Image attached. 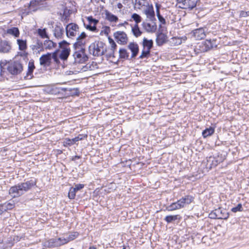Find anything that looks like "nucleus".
I'll use <instances>...</instances> for the list:
<instances>
[{
  "mask_svg": "<svg viewBox=\"0 0 249 249\" xmlns=\"http://www.w3.org/2000/svg\"><path fill=\"white\" fill-rule=\"evenodd\" d=\"M156 13L158 18L161 16L160 13V10H156Z\"/></svg>",
  "mask_w": 249,
  "mask_h": 249,
  "instance_id": "69168bd1",
  "label": "nucleus"
},
{
  "mask_svg": "<svg viewBox=\"0 0 249 249\" xmlns=\"http://www.w3.org/2000/svg\"><path fill=\"white\" fill-rule=\"evenodd\" d=\"M17 43L18 45V48L21 51H25L27 48L26 41L22 39H18Z\"/></svg>",
  "mask_w": 249,
  "mask_h": 249,
  "instance_id": "c756f323",
  "label": "nucleus"
},
{
  "mask_svg": "<svg viewBox=\"0 0 249 249\" xmlns=\"http://www.w3.org/2000/svg\"><path fill=\"white\" fill-rule=\"evenodd\" d=\"M61 49L62 50L59 54V58L64 61L66 60L70 54V48L66 47Z\"/></svg>",
  "mask_w": 249,
  "mask_h": 249,
  "instance_id": "aec40b11",
  "label": "nucleus"
},
{
  "mask_svg": "<svg viewBox=\"0 0 249 249\" xmlns=\"http://www.w3.org/2000/svg\"><path fill=\"white\" fill-rule=\"evenodd\" d=\"M77 233H75L73 234H70L66 239L69 240V242H70V241L74 240L77 237Z\"/></svg>",
  "mask_w": 249,
  "mask_h": 249,
  "instance_id": "a18cd8bd",
  "label": "nucleus"
},
{
  "mask_svg": "<svg viewBox=\"0 0 249 249\" xmlns=\"http://www.w3.org/2000/svg\"><path fill=\"white\" fill-rule=\"evenodd\" d=\"M4 204L6 205V208H7V210L12 209L14 207L13 204H11L10 203H4Z\"/></svg>",
  "mask_w": 249,
  "mask_h": 249,
  "instance_id": "603ef678",
  "label": "nucleus"
},
{
  "mask_svg": "<svg viewBox=\"0 0 249 249\" xmlns=\"http://www.w3.org/2000/svg\"><path fill=\"white\" fill-rule=\"evenodd\" d=\"M128 48L132 53L131 58H135L139 51L138 45L136 43L131 42L128 45Z\"/></svg>",
  "mask_w": 249,
  "mask_h": 249,
  "instance_id": "2eb2a0df",
  "label": "nucleus"
},
{
  "mask_svg": "<svg viewBox=\"0 0 249 249\" xmlns=\"http://www.w3.org/2000/svg\"><path fill=\"white\" fill-rule=\"evenodd\" d=\"M36 184V181L31 179L11 187L9 192L13 197H18L31 189Z\"/></svg>",
  "mask_w": 249,
  "mask_h": 249,
  "instance_id": "f257e3e1",
  "label": "nucleus"
},
{
  "mask_svg": "<svg viewBox=\"0 0 249 249\" xmlns=\"http://www.w3.org/2000/svg\"><path fill=\"white\" fill-rule=\"evenodd\" d=\"M167 40V36L163 32H158L157 35L156 42L158 45L161 46Z\"/></svg>",
  "mask_w": 249,
  "mask_h": 249,
  "instance_id": "f3484780",
  "label": "nucleus"
},
{
  "mask_svg": "<svg viewBox=\"0 0 249 249\" xmlns=\"http://www.w3.org/2000/svg\"><path fill=\"white\" fill-rule=\"evenodd\" d=\"M105 18L110 22H116L118 21V17L107 10L105 11Z\"/></svg>",
  "mask_w": 249,
  "mask_h": 249,
  "instance_id": "4be33fe9",
  "label": "nucleus"
},
{
  "mask_svg": "<svg viewBox=\"0 0 249 249\" xmlns=\"http://www.w3.org/2000/svg\"><path fill=\"white\" fill-rule=\"evenodd\" d=\"M72 56L74 63H84L88 60L89 57L85 52L84 47H78L74 49Z\"/></svg>",
  "mask_w": 249,
  "mask_h": 249,
  "instance_id": "20e7f679",
  "label": "nucleus"
},
{
  "mask_svg": "<svg viewBox=\"0 0 249 249\" xmlns=\"http://www.w3.org/2000/svg\"><path fill=\"white\" fill-rule=\"evenodd\" d=\"M193 197L191 196H186L181 198L176 202L172 203L166 207L168 211H173L183 208L185 204H190L193 200Z\"/></svg>",
  "mask_w": 249,
  "mask_h": 249,
  "instance_id": "7ed1b4c3",
  "label": "nucleus"
},
{
  "mask_svg": "<svg viewBox=\"0 0 249 249\" xmlns=\"http://www.w3.org/2000/svg\"><path fill=\"white\" fill-rule=\"evenodd\" d=\"M9 33H11L12 35L15 36L16 37H18L19 36V32H8Z\"/></svg>",
  "mask_w": 249,
  "mask_h": 249,
  "instance_id": "4d7b16f0",
  "label": "nucleus"
},
{
  "mask_svg": "<svg viewBox=\"0 0 249 249\" xmlns=\"http://www.w3.org/2000/svg\"><path fill=\"white\" fill-rule=\"evenodd\" d=\"M49 93L52 94L57 95L60 93L59 88L55 86H52L49 89Z\"/></svg>",
  "mask_w": 249,
  "mask_h": 249,
  "instance_id": "f704fd0d",
  "label": "nucleus"
},
{
  "mask_svg": "<svg viewBox=\"0 0 249 249\" xmlns=\"http://www.w3.org/2000/svg\"><path fill=\"white\" fill-rule=\"evenodd\" d=\"M240 16L241 17H246V16H248V13L242 11L240 12Z\"/></svg>",
  "mask_w": 249,
  "mask_h": 249,
  "instance_id": "5fc2aeb1",
  "label": "nucleus"
},
{
  "mask_svg": "<svg viewBox=\"0 0 249 249\" xmlns=\"http://www.w3.org/2000/svg\"><path fill=\"white\" fill-rule=\"evenodd\" d=\"M216 215L217 216V219H226L229 217V213L227 211L220 208L216 209Z\"/></svg>",
  "mask_w": 249,
  "mask_h": 249,
  "instance_id": "412c9836",
  "label": "nucleus"
},
{
  "mask_svg": "<svg viewBox=\"0 0 249 249\" xmlns=\"http://www.w3.org/2000/svg\"><path fill=\"white\" fill-rule=\"evenodd\" d=\"M78 29V26L74 23L69 24L66 26V31H76Z\"/></svg>",
  "mask_w": 249,
  "mask_h": 249,
  "instance_id": "2f4dec72",
  "label": "nucleus"
},
{
  "mask_svg": "<svg viewBox=\"0 0 249 249\" xmlns=\"http://www.w3.org/2000/svg\"><path fill=\"white\" fill-rule=\"evenodd\" d=\"M58 50H56L51 54V59L53 58L54 62L56 64H59L60 63L59 59L58 57Z\"/></svg>",
  "mask_w": 249,
  "mask_h": 249,
  "instance_id": "c9c22d12",
  "label": "nucleus"
},
{
  "mask_svg": "<svg viewBox=\"0 0 249 249\" xmlns=\"http://www.w3.org/2000/svg\"><path fill=\"white\" fill-rule=\"evenodd\" d=\"M11 49L10 43L6 41H1L0 43V52L3 53H8Z\"/></svg>",
  "mask_w": 249,
  "mask_h": 249,
  "instance_id": "dca6fc26",
  "label": "nucleus"
},
{
  "mask_svg": "<svg viewBox=\"0 0 249 249\" xmlns=\"http://www.w3.org/2000/svg\"><path fill=\"white\" fill-rule=\"evenodd\" d=\"M209 217L212 219H217V216L216 215V209L209 214Z\"/></svg>",
  "mask_w": 249,
  "mask_h": 249,
  "instance_id": "49530a36",
  "label": "nucleus"
},
{
  "mask_svg": "<svg viewBox=\"0 0 249 249\" xmlns=\"http://www.w3.org/2000/svg\"><path fill=\"white\" fill-rule=\"evenodd\" d=\"M87 35L85 32H82L81 34L77 37L76 42L74 44V49L78 47H84L86 43V37Z\"/></svg>",
  "mask_w": 249,
  "mask_h": 249,
  "instance_id": "9b49d317",
  "label": "nucleus"
},
{
  "mask_svg": "<svg viewBox=\"0 0 249 249\" xmlns=\"http://www.w3.org/2000/svg\"><path fill=\"white\" fill-rule=\"evenodd\" d=\"M51 62V53H47L45 54H43L39 58V63L40 65L44 66H48L50 65Z\"/></svg>",
  "mask_w": 249,
  "mask_h": 249,
  "instance_id": "4468645a",
  "label": "nucleus"
},
{
  "mask_svg": "<svg viewBox=\"0 0 249 249\" xmlns=\"http://www.w3.org/2000/svg\"><path fill=\"white\" fill-rule=\"evenodd\" d=\"M123 4L121 2L118 3V4L117 5V8L121 10L123 7Z\"/></svg>",
  "mask_w": 249,
  "mask_h": 249,
  "instance_id": "bf43d9fd",
  "label": "nucleus"
},
{
  "mask_svg": "<svg viewBox=\"0 0 249 249\" xmlns=\"http://www.w3.org/2000/svg\"><path fill=\"white\" fill-rule=\"evenodd\" d=\"M242 211H243L242 206L240 203L238 204L236 207H234L231 209V211L233 213H236L237 212Z\"/></svg>",
  "mask_w": 249,
  "mask_h": 249,
  "instance_id": "ea45409f",
  "label": "nucleus"
},
{
  "mask_svg": "<svg viewBox=\"0 0 249 249\" xmlns=\"http://www.w3.org/2000/svg\"><path fill=\"white\" fill-rule=\"evenodd\" d=\"M142 11L149 19L152 20L155 18V12L152 4H148V5H147V6H146Z\"/></svg>",
  "mask_w": 249,
  "mask_h": 249,
  "instance_id": "9d476101",
  "label": "nucleus"
},
{
  "mask_svg": "<svg viewBox=\"0 0 249 249\" xmlns=\"http://www.w3.org/2000/svg\"><path fill=\"white\" fill-rule=\"evenodd\" d=\"M80 158V157L79 156H75L74 157L72 158V160H75L76 159H79Z\"/></svg>",
  "mask_w": 249,
  "mask_h": 249,
  "instance_id": "774afa93",
  "label": "nucleus"
},
{
  "mask_svg": "<svg viewBox=\"0 0 249 249\" xmlns=\"http://www.w3.org/2000/svg\"><path fill=\"white\" fill-rule=\"evenodd\" d=\"M58 244H59V247L69 242V240L66 239L65 238L60 237L57 238Z\"/></svg>",
  "mask_w": 249,
  "mask_h": 249,
  "instance_id": "58836bf2",
  "label": "nucleus"
},
{
  "mask_svg": "<svg viewBox=\"0 0 249 249\" xmlns=\"http://www.w3.org/2000/svg\"><path fill=\"white\" fill-rule=\"evenodd\" d=\"M153 45V41L152 39H147L144 38L143 39L142 45L144 49L148 50L150 51L151 49L152 48Z\"/></svg>",
  "mask_w": 249,
  "mask_h": 249,
  "instance_id": "393cba45",
  "label": "nucleus"
},
{
  "mask_svg": "<svg viewBox=\"0 0 249 249\" xmlns=\"http://www.w3.org/2000/svg\"><path fill=\"white\" fill-rule=\"evenodd\" d=\"M192 36H193L196 40H201L206 36L205 32H192Z\"/></svg>",
  "mask_w": 249,
  "mask_h": 249,
  "instance_id": "c85d7f7f",
  "label": "nucleus"
},
{
  "mask_svg": "<svg viewBox=\"0 0 249 249\" xmlns=\"http://www.w3.org/2000/svg\"><path fill=\"white\" fill-rule=\"evenodd\" d=\"M158 19L160 23H161L162 24L165 23V20L162 16L158 18Z\"/></svg>",
  "mask_w": 249,
  "mask_h": 249,
  "instance_id": "6e6d98bb",
  "label": "nucleus"
},
{
  "mask_svg": "<svg viewBox=\"0 0 249 249\" xmlns=\"http://www.w3.org/2000/svg\"><path fill=\"white\" fill-rule=\"evenodd\" d=\"M114 36L116 41L121 44H125L128 41V37L125 32H114Z\"/></svg>",
  "mask_w": 249,
  "mask_h": 249,
  "instance_id": "6e6552de",
  "label": "nucleus"
},
{
  "mask_svg": "<svg viewBox=\"0 0 249 249\" xmlns=\"http://www.w3.org/2000/svg\"><path fill=\"white\" fill-rule=\"evenodd\" d=\"M37 34L42 38H46V39H49L47 32H37Z\"/></svg>",
  "mask_w": 249,
  "mask_h": 249,
  "instance_id": "c03bdc74",
  "label": "nucleus"
},
{
  "mask_svg": "<svg viewBox=\"0 0 249 249\" xmlns=\"http://www.w3.org/2000/svg\"><path fill=\"white\" fill-rule=\"evenodd\" d=\"M32 49L34 52H36L37 53H39L40 52L43 51L44 50V48L42 42L37 40L36 44L33 45Z\"/></svg>",
  "mask_w": 249,
  "mask_h": 249,
  "instance_id": "a878e982",
  "label": "nucleus"
},
{
  "mask_svg": "<svg viewBox=\"0 0 249 249\" xmlns=\"http://www.w3.org/2000/svg\"><path fill=\"white\" fill-rule=\"evenodd\" d=\"M66 34L68 37H72L76 35V32H66Z\"/></svg>",
  "mask_w": 249,
  "mask_h": 249,
  "instance_id": "8fccbe9b",
  "label": "nucleus"
},
{
  "mask_svg": "<svg viewBox=\"0 0 249 249\" xmlns=\"http://www.w3.org/2000/svg\"><path fill=\"white\" fill-rule=\"evenodd\" d=\"M88 67H87V66H83V68H82V69H81V70H82L83 71H87V70H88Z\"/></svg>",
  "mask_w": 249,
  "mask_h": 249,
  "instance_id": "0e129e2a",
  "label": "nucleus"
},
{
  "mask_svg": "<svg viewBox=\"0 0 249 249\" xmlns=\"http://www.w3.org/2000/svg\"><path fill=\"white\" fill-rule=\"evenodd\" d=\"M76 192L73 189V187H71L70 189L69 193H68V197L70 199H73L75 198V194Z\"/></svg>",
  "mask_w": 249,
  "mask_h": 249,
  "instance_id": "e433bc0d",
  "label": "nucleus"
},
{
  "mask_svg": "<svg viewBox=\"0 0 249 249\" xmlns=\"http://www.w3.org/2000/svg\"><path fill=\"white\" fill-rule=\"evenodd\" d=\"M89 52L94 56H101L104 55L106 51V44L102 41H95L91 44L89 47Z\"/></svg>",
  "mask_w": 249,
  "mask_h": 249,
  "instance_id": "f03ea898",
  "label": "nucleus"
},
{
  "mask_svg": "<svg viewBox=\"0 0 249 249\" xmlns=\"http://www.w3.org/2000/svg\"><path fill=\"white\" fill-rule=\"evenodd\" d=\"M119 57L121 59H130L131 58H129V53L127 51V50L125 49L124 48H121L120 49L119 51Z\"/></svg>",
  "mask_w": 249,
  "mask_h": 249,
  "instance_id": "bb28decb",
  "label": "nucleus"
},
{
  "mask_svg": "<svg viewBox=\"0 0 249 249\" xmlns=\"http://www.w3.org/2000/svg\"><path fill=\"white\" fill-rule=\"evenodd\" d=\"M35 69L34 63L33 61H29L28 66V71L26 74V77L28 79H30L33 77V72Z\"/></svg>",
  "mask_w": 249,
  "mask_h": 249,
  "instance_id": "b1692460",
  "label": "nucleus"
},
{
  "mask_svg": "<svg viewBox=\"0 0 249 249\" xmlns=\"http://www.w3.org/2000/svg\"><path fill=\"white\" fill-rule=\"evenodd\" d=\"M178 215H167L166 216L164 220L167 222V223H171L173 221H175L177 220L178 218Z\"/></svg>",
  "mask_w": 249,
  "mask_h": 249,
  "instance_id": "473e14b6",
  "label": "nucleus"
},
{
  "mask_svg": "<svg viewBox=\"0 0 249 249\" xmlns=\"http://www.w3.org/2000/svg\"><path fill=\"white\" fill-rule=\"evenodd\" d=\"M55 28L54 31H63V28L61 26V24L59 23L58 24H55Z\"/></svg>",
  "mask_w": 249,
  "mask_h": 249,
  "instance_id": "de8ad7c7",
  "label": "nucleus"
},
{
  "mask_svg": "<svg viewBox=\"0 0 249 249\" xmlns=\"http://www.w3.org/2000/svg\"><path fill=\"white\" fill-rule=\"evenodd\" d=\"M6 31H14V32H16V31H18V28L13 27L12 28L7 29Z\"/></svg>",
  "mask_w": 249,
  "mask_h": 249,
  "instance_id": "13d9d810",
  "label": "nucleus"
},
{
  "mask_svg": "<svg viewBox=\"0 0 249 249\" xmlns=\"http://www.w3.org/2000/svg\"><path fill=\"white\" fill-rule=\"evenodd\" d=\"M69 44L65 40H63L59 43V46L60 48H66V47H69L68 45Z\"/></svg>",
  "mask_w": 249,
  "mask_h": 249,
  "instance_id": "79ce46f5",
  "label": "nucleus"
},
{
  "mask_svg": "<svg viewBox=\"0 0 249 249\" xmlns=\"http://www.w3.org/2000/svg\"><path fill=\"white\" fill-rule=\"evenodd\" d=\"M149 4L147 0H135L134 7L142 11Z\"/></svg>",
  "mask_w": 249,
  "mask_h": 249,
  "instance_id": "6ab92c4d",
  "label": "nucleus"
},
{
  "mask_svg": "<svg viewBox=\"0 0 249 249\" xmlns=\"http://www.w3.org/2000/svg\"><path fill=\"white\" fill-rule=\"evenodd\" d=\"M214 132V129L212 127H210L209 128H206L202 132V136L204 138H206L209 136L212 135L213 134Z\"/></svg>",
  "mask_w": 249,
  "mask_h": 249,
  "instance_id": "7c9ffc66",
  "label": "nucleus"
},
{
  "mask_svg": "<svg viewBox=\"0 0 249 249\" xmlns=\"http://www.w3.org/2000/svg\"><path fill=\"white\" fill-rule=\"evenodd\" d=\"M0 209H1V211H2L3 212L7 211V208H6L5 204L0 205Z\"/></svg>",
  "mask_w": 249,
  "mask_h": 249,
  "instance_id": "3c124183",
  "label": "nucleus"
},
{
  "mask_svg": "<svg viewBox=\"0 0 249 249\" xmlns=\"http://www.w3.org/2000/svg\"><path fill=\"white\" fill-rule=\"evenodd\" d=\"M187 37L185 36L182 37L175 36L172 38V43L176 45H178L182 43V41H184L186 40Z\"/></svg>",
  "mask_w": 249,
  "mask_h": 249,
  "instance_id": "cd10ccee",
  "label": "nucleus"
},
{
  "mask_svg": "<svg viewBox=\"0 0 249 249\" xmlns=\"http://www.w3.org/2000/svg\"><path fill=\"white\" fill-rule=\"evenodd\" d=\"M54 35L56 37L61 38L63 35V32H54Z\"/></svg>",
  "mask_w": 249,
  "mask_h": 249,
  "instance_id": "864d4df0",
  "label": "nucleus"
},
{
  "mask_svg": "<svg viewBox=\"0 0 249 249\" xmlns=\"http://www.w3.org/2000/svg\"><path fill=\"white\" fill-rule=\"evenodd\" d=\"M56 46V43H54L53 41L48 39H46L43 43L44 49L46 50H51L55 48Z\"/></svg>",
  "mask_w": 249,
  "mask_h": 249,
  "instance_id": "5701e85b",
  "label": "nucleus"
},
{
  "mask_svg": "<svg viewBox=\"0 0 249 249\" xmlns=\"http://www.w3.org/2000/svg\"><path fill=\"white\" fill-rule=\"evenodd\" d=\"M150 51L148 50L144 49L142 52L141 55L139 56V58L143 59L144 58H148L149 56Z\"/></svg>",
  "mask_w": 249,
  "mask_h": 249,
  "instance_id": "72a5a7b5",
  "label": "nucleus"
},
{
  "mask_svg": "<svg viewBox=\"0 0 249 249\" xmlns=\"http://www.w3.org/2000/svg\"><path fill=\"white\" fill-rule=\"evenodd\" d=\"M156 13L158 18L161 16L160 13V10H156Z\"/></svg>",
  "mask_w": 249,
  "mask_h": 249,
  "instance_id": "338daca9",
  "label": "nucleus"
},
{
  "mask_svg": "<svg viewBox=\"0 0 249 249\" xmlns=\"http://www.w3.org/2000/svg\"><path fill=\"white\" fill-rule=\"evenodd\" d=\"M86 18L88 22L87 25L84 23V25L86 26V29L91 31L96 30V25L99 23V20L93 18L92 16L87 17Z\"/></svg>",
  "mask_w": 249,
  "mask_h": 249,
  "instance_id": "0eeeda50",
  "label": "nucleus"
},
{
  "mask_svg": "<svg viewBox=\"0 0 249 249\" xmlns=\"http://www.w3.org/2000/svg\"><path fill=\"white\" fill-rule=\"evenodd\" d=\"M223 160V158L221 156L210 157L207 160V165L210 164V168L216 166L219 163Z\"/></svg>",
  "mask_w": 249,
  "mask_h": 249,
  "instance_id": "f8f14e48",
  "label": "nucleus"
},
{
  "mask_svg": "<svg viewBox=\"0 0 249 249\" xmlns=\"http://www.w3.org/2000/svg\"><path fill=\"white\" fill-rule=\"evenodd\" d=\"M131 18L137 24L141 21V17L138 14L134 13L131 16Z\"/></svg>",
  "mask_w": 249,
  "mask_h": 249,
  "instance_id": "4c0bfd02",
  "label": "nucleus"
},
{
  "mask_svg": "<svg viewBox=\"0 0 249 249\" xmlns=\"http://www.w3.org/2000/svg\"><path fill=\"white\" fill-rule=\"evenodd\" d=\"M134 35L136 36H140L141 34L142 33V32H133Z\"/></svg>",
  "mask_w": 249,
  "mask_h": 249,
  "instance_id": "680f3d73",
  "label": "nucleus"
},
{
  "mask_svg": "<svg viewBox=\"0 0 249 249\" xmlns=\"http://www.w3.org/2000/svg\"><path fill=\"white\" fill-rule=\"evenodd\" d=\"M7 70L11 74L16 75L22 71L23 67L18 61H14L9 65Z\"/></svg>",
  "mask_w": 249,
  "mask_h": 249,
  "instance_id": "423d86ee",
  "label": "nucleus"
},
{
  "mask_svg": "<svg viewBox=\"0 0 249 249\" xmlns=\"http://www.w3.org/2000/svg\"><path fill=\"white\" fill-rule=\"evenodd\" d=\"M199 0H177L179 7L182 9L192 10L194 8Z\"/></svg>",
  "mask_w": 249,
  "mask_h": 249,
  "instance_id": "39448f33",
  "label": "nucleus"
},
{
  "mask_svg": "<svg viewBox=\"0 0 249 249\" xmlns=\"http://www.w3.org/2000/svg\"><path fill=\"white\" fill-rule=\"evenodd\" d=\"M155 6L156 8V10H160L161 5L160 4H158V3H156L155 4Z\"/></svg>",
  "mask_w": 249,
  "mask_h": 249,
  "instance_id": "052dcab7",
  "label": "nucleus"
},
{
  "mask_svg": "<svg viewBox=\"0 0 249 249\" xmlns=\"http://www.w3.org/2000/svg\"><path fill=\"white\" fill-rule=\"evenodd\" d=\"M87 135H79L78 136L75 137L74 138H73L72 139H70L69 138H66L65 139V141L64 142V145L65 146L66 145H71L75 143L76 142L83 140L84 138H87Z\"/></svg>",
  "mask_w": 249,
  "mask_h": 249,
  "instance_id": "ddd939ff",
  "label": "nucleus"
},
{
  "mask_svg": "<svg viewBox=\"0 0 249 249\" xmlns=\"http://www.w3.org/2000/svg\"><path fill=\"white\" fill-rule=\"evenodd\" d=\"M84 187V185L83 184H77L74 185V187H73V189L76 191H78L83 189Z\"/></svg>",
  "mask_w": 249,
  "mask_h": 249,
  "instance_id": "37998d69",
  "label": "nucleus"
},
{
  "mask_svg": "<svg viewBox=\"0 0 249 249\" xmlns=\"http://www.w3.org/2000/svg\"><path fill=\"white\" fill-rule=\"evenodd\" d=\"M45 247L52 248L59 247L58 244L57 238H52L49 240L46 241L43 243Z\"/></svg>",
  "mask_w": 249,
  "mask_h": 249,
  "instance_id": "a211bd4d",
  "label": "nucleus"
},
{
  "mask_svg": "<svg viewBox=\"0 0 249 249\" xmlns=\"http://www.w3.org/2000/svg\"><path fill=\"white\" fill-rule=\"evenodd\" d=\"M70 14V11L68 9H65L63 13V17H65V19H66L67 18Z\"/></svg>",
  "mask_w": 249,
  "mask_h": 249,
  "instance_id": "09e8293b",
  "label": "nucleus"
},
{
  "mask_svg": "<svg viewBox=\"0 0 249 249\" xmlns=\"http://www.w3.org/2000/svg\"><path fill=\"white\" fill-rule=\"evenodd\" d=\"M147 27H146V31H154L156 30V26L155 25H151L150 23L146 24Z\"/></svg>",
  "mask_w": 249,
  "mask_h": 249,
  "instance_id": "a19ab883",
  "label": "nucleus"
},
{
  "mask_svg": "<svg viewBox=\"0 0 249 249\" xmlns=\"http://www.w3.org/2000/svg\"><path fill=\"white\" fill-rule=\"evenodd\" d=\"M117 45L115 42L112 43L111 46L108 48L106 45V51H104V55L108 58L115 57V51L116 50Z\"/></svg>",
  "mask_w": 249,
  "mask_h": 249,
  "instance_id": "1a4fd4ad",
  "label": "nucleus"
},
{
  "mask_svg": "<svg viewBox=\"0 0 249 249\" xmlns=\"http://www.w3.org/2000/svg\"><path fill=\"white\" fill-rule=\"evenodd\" d=\"M108 40H109V43L110 46H111L112 43L115 42L110 37H108Z\"/></svg>",
  "mask_w": 249,
  "mask_h": 249,
  "instance_id": "e2e57ef3",
  "label": "nucleus"
}]
</instances>
